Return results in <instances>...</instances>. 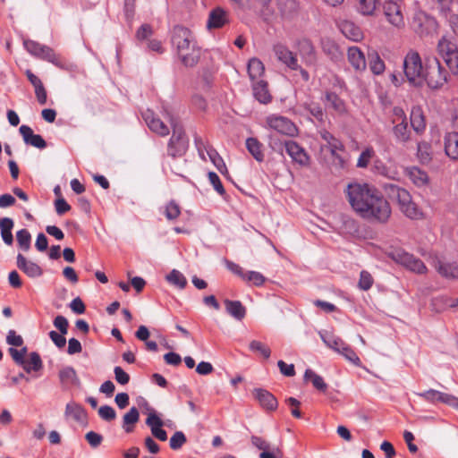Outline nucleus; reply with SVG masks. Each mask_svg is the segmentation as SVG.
I'll list each match as a JSON object with an SVG mask.
<instances>
[{"mask_svg": "<svg viewBox=\"0 0 458 458\" xmlns=\"http://www.w3.org/2000/svg\"><path fill=\"white\" fill-rule=\"evenodd\" d=\"M23 369L30 373L33 371H38L42 369V360L38 353L31 352L29 360H26L22 365Z\"/></svg>", "mask_w": 458, "mask_h": 458, "instance_id": "44", "label": "nucleus"}, {"mask_svg": "<svg viewBox=\"0 0 458 458\" xmlns=\"http://www.w3.org/2000/svg\"><path fill=\"white\" fill-rule=\"evenodd\" d=\"M390 216V205L377 190L371 197L368 206L360 214V216L364 219L378 223H386Z\"/></svg>", "mask_w": 458, "mask_h": 458, "instance_id": "2", "label": "nucleus"}, {"mask_svg": "<svg viewBox=\"0 0 458 458\" xmlns=\"http://www.w3.org/2000/svg\"><path fill=\"white\" fill-rule=\"evenodd\" d=\"M427 82L431 89H437L447 82V72L437 59L428 61L423 73V83Z\"/></svg>", "mask_w": 458, "mask_h": 458, "instance_id": "5", "label": "nucleus"}, {"mask_svg": "<svg viewBox=\"0 0 458 458\" xmlns=\"http://www.w3.org/2000/svg\"><path fill=\"white\" fill-rule=\"evenodd\" d=\"M304 380L310 381L313 386L318 391L325 392L327 388V384L325 383L322 377L315 373L312 369H308L304 373Z\"/></svg>", "mask_w": 458, "mask_h": 458, "instance_id": "40", "label": "nucleus"}, {"mask_svg": "<svg viewBox=\"0 0 458 458\" xmlns=\"http://www.w3.org/2000/svg\"><path fill=\"white\" fill-rule=\"evenodd\" d=\"M342 33L352 41H359L363 38L361 30L351 21H344L340 25Z\"/></svg>", "mask_w": 458, "mask_h": 458, "instance_id": "32", "label": "nucleus"}, {"mask_svg": "<svg viewBox=\"0 0 458 458\" xmlns=\"http://www.w3.org/2000/svg\"><path fill=\"white\" fill-rule=\"evenodd\" d=\"M266 127L288 137H295L299 133V130L294 123L289 118L278 114L267 116Z\"/></svg>", "mask_w": 458, "mask_h": 458, "instance_id": "8", "label": "nucleus"}, {"mask_svg": "<svg viewBox=\"0 0 458 458\" xmlns=\"http://www.w3.org/2000/svg\"><path fill=\"white\" fill-rule=\"evenodd\" d=\"M383 15L386 22L393 29L402 30L405 28V18L402 2L385 1Z\"/></svg>", "mask_w": 458, "mask_h": 458, "instance_id": "6", "label": "nucleus"}, {"mask_svg": "<svg viewBox=\"0 0 458 458\" xmlns=\"http://www.w3.org/2000/svg\"><path fill=\"white\" fill-rule=\"evenodd\" d=\"M379 5V0H360L359 12L363 15H372Z\"/></svg>", "mask_w": 458, "mask_h": 458, "instance_id": "45", "label": "nucleus"}, {"mask_svg": "<svg viewBox=\"0 0 458 458\" xmlns=\"http://www.w3.org/2000/svg\"><path fill=\"white\" fill-rule=\"evenodd\" d=\"M373 155L374 151L371 148L363 150L358 158L357 166L360 168L367 167Z\"/></svg>", "mask_w": 458, "mask_h": 458, "instance_id": "58", "label": "nucleus"}, {"mask_svg": "<svg viewBox=\"0 0 458 458\" xmlns=\"http://www.w3.org/2000/svg\"><path fill=\"white\" fill-rule=\"evenodd\" d=\"M445 151L452 159H458V133L448 132L445 136Z\"/></svg>", "mask_w": 458, "mask_h": 458, "instance_id": "29", "label": "nucleus"}, {"mask_svg": "<svg viewBox=\"0 0 458 458\" xmlns=\"http://www.w3.org/2000/svg\"><path fill=\"white\" fill-rule=\"evenodd\" d=\"M324 105L326 110L335 115L342 116L347 114L345 102L334 92L326 93Z\"/></svg>", "mask_w": 458, "mask_h": 458, "instance_id": "14", "label": "nucleus"}, {"mask_svg": "<svg viewBox=\"0 0 458 458\" xmlns=\"http://www.w3.org/2000/svg\"><path fill=\"white\" fill-rule=\"evenodd\" d=\"M369 69L375 75H380L384 72L386 66L384 61L380 58L377 52H373L369 55Z\"/></svg>", "mask_w": 458, "mask_h": 458, "instance_id": "43", "label": "nucleus"}, {"mask_svg": "<svg viewBox=\"0 0 458 458\" xmlns=\"http://www.w3.org/2000/svg\"><path fill=\"white\" fill-rule=\"evenodd\" d=\"M23 46L25 47V49L33 56L37 57L38 56L39 53H40V50L43 47L42 44L37 42V41H34V40H31V39H25L23 41Z\"/></svg>", "mask_w": 458, "mask_h": 458, "instance_id": "55", "label": "nucleus"}, {"mask_svg": "<svg viewBox=\"0 0 458 458\" xmlns=\"http://www.w3.org/2000/svg\"><path fill=\"white\" fill-rule=\"evenodd\" d=\"M338 353L343 355L348 361L355 366H360V358L349 344H345Z\"/></svg>", "mask_w": 458, "mask_h": 458, "instance_id": "50", "label": "nucleus"}, {"mask_svg": "<svg viewBox=\"0 0 458 458\" xmlns=\"http://www.w3.org/2000/svg\"><path fill=\"white\" fill-rule=\"evenodd\" d=\"M14 223L12 218L4 217L0 219V232L1 237L4 242L7 245H12L13 242V237L12 233V230L13 228Z\"/></svg>", "mask_w": 458, "mask_h": 458, "instance_id": "34", "label": "nucleus"}, {"mask_svg": "<svg viewBox=\"0 0 458 458\" xmlns=\"http://www.w3.org/2000/svg\"><path fill=\"white\" fill-rule=\"evenodd\" d=\"M434 267L441 276L446 278L458 277V265L456 263H449L437 259L435 261Z\"/></svg>", "mask_w": 458, "mask_h": 458, "instance_id": "28", "label": "nucleus"}, {"mask_svg": "<svg viewBox=\"0 0 458 458\" xmlns=\"http://www.w3.org/2000/svg\"><path fill=\"white\" fill-rule=\"evenodd\" d=\"M393 134L396 141L400 143H406L411 140V131L408 129V123L403 122L395 123L393 128Z\"/></svg>", "mask_w": 458, "mask_h": 458, "instance_id": "36", "label": "nucleus"}, {"mask_svg": "<svg viewBox=\"0 0 458 458\" xmlns=\"http://www.w3.org/2000/svg\"><path fill=\"white\" fill-rule=\"evenodd\" d=\"M226 312L237 320H242L246 315V309L239 301H225Z\"/></svg>", "mask_w": 458, "mask_h": 458, "instance_id": "33", "label": "nucleus"}, {"mask_svg": "<svg viewBox=\"0 0 458 458\" xmlns=\"http://www.w3.org/2000/svg\"><path fill=\"white\" fill-rule=\"evenodd\" d=\"M38 58L51 63L60 69L68 70L70 67V64L64 58L55 53L53 48L46 45H43Z\"/></svg>", "mask_w": 458, "mask_h": 458, "instance_id": "17", "label": "nucleus"}, {"mask_svg": "<svg viewBox=\"0 0 458 458\" xmlns=\"http://www.w3.org/2000/svg\"><path fill=\"white\" fill-rule=\"evenodd\" d=\"M206 152L208 159L213 163V165L218 169L220 173L225 174L227 172V168L224 160L214 148L206 149Z\"/></svg>", "mask_w": 458, "mask_h": 458, "instance_id": "46", "label": "nucleus"}, {"mask_svg": "<svg viewBox=\"0 0 458 458\" xmlns=\"http://www.w3.org/2000/svg\"><path fill=\"white\" fill-rule=\"evenodd\" d=\"M208 180L209 182L212 184L214 190L221 196H224L225 194V190L218 177V175L214 172L208 173Z\"/></svg>", "mask_w": 458, "mask_h": 458, "instance_id": "56", "label": "nucleus"}, {"mask_svg": "<svg viewBox=\"0 0 458 458\" xmlns=\"http://www.w3.org/2000/svg\"><path fill=\"white\" fill-rule=\"evenodd\" d=\"M186 443V437L182 431H176L170 438V447L174 450L180 449Z\"/></svg>", "mask_w": 458, "mask_h": 458, "instance_id": "52", "label": "nucleus"}, {"mask_svg": "<svg viewBox=\"0 0 458 458\" xmlns=\"http://www.w3.org/2000/svg\"><path fill=\"white\" fill-rule=\"evenodd\" d=\"M166 280L171 284H174L181 289L184 288L187 280L185 276L178 270L173 269L167 276Z\"/></svg>", "mask_w": 458, "mask_h": 458, "instance_id": "47", "label": "nucleus"}, {"mask_svg": "<svg viewBox=\"0 0 458 458\" xmlns=\"http://www.w3.org/2000/svg\"><path fill=\"white\" fill-rule=\"evenodd\" d=\"M376 191V188L367 183L354 182L348 184L345 193L351 207L360 216Z\"/></svg>", "mask_w": 458, "mask_h": 458, "instance_id": "3", "label": "nucleus"}, {"mask_svg": "<svg viewBox=\"0 0 458 458\" xmlns=\"http://www.w3.org/2000/svg\"><path fill=\"white\" fill-rule=\"evenodd\" d=\"M389 256L395 262L400 263L412 272L422 274L427 270L421 260L403 250H394L389 253Z\"/></svg>", "mask_w": 458, "mask_h": 458, "instance_id": "9", "label": "nucleus"}, {"mask_svg": "<svg viewBox=\"0 0 458 458\" xmlns=\"http://www.w3.org/2000/svg\"><path fill=\"white\" fill-rule=\"evenodd\" d=\"M248 73L252 82H255L259 80H263L262 77L265 73V67L263 63L255 57L250 59L248 63Z\"/></svg>", "mask_w": 458, "mask_h": 458, "instance_id": "30", "label": "nucleus"}, {"mask_svg": "<svg viewBox=\"0 0 458 458\" xmlns=\"http://www.w3.org/2000/svg\"><path fill=\"white\" fill-rule=\"evenodd\" d=\"M177 55L185 66L192 67L196 65L199 60L200 49L197 47V44L191 45L190 47L178 51Z\"/></svg>", "mask_w": 458, "mask_h": 458, "instance_id": "21", "label": "nucleus"}, {"mask_svg": "<svg viewBox=\"0 0 458 458\" xmlns=\"http://www.w3.org/2000/svg\"><path fill=\"white\" fill-rule=\"evenodd\" d=\"M60 382L64 386L80 384V380L77 377L76 371L72 367H64L60 369L58 374Z\"/></svg>", "mask_w": 458, "mask_h": 458, "instance_id": "35", "label": "nucleus"}, {"mask_svg": "<svg viewBox=\"0 0 458 458\" xmlns=\"http://www.w3.org/2000/svg\"><path fill=\"white\" fill-rule=\"evenodd\" d=\"M286 153L291 158L301 165H308L310 163V156L305 149L293 140H286L284 142Z\"/></svg>", "mask_w": 458, "mask_h": 458, "instance_id": "15", "label": "nucleus"}, {"mask_svg": "<svg viewBox=\"0 0 458 458\" xmlns=\"http://www.w3.org/2000/svg\"><path fill=\"white\" fill-rule=\"evenodd\" d=\"M187 139L182 129L173 124V135L167 146L168 155L174 157L182 155L187 148Z\"/></svg>", "mask_w": 458, "mask_h": 458, "instance_id": "10", "label": "nucleus"}, {"mask_svg": "<svg viewBox=\"0 0 458 458\" xmlns=\"http://www.w3.org/2000/svg\"><path fill=\"white\" fill-rule=\"evenodd\" d=\"M376 172L391 180L398 181L400 179V172L398 169V166L394 164H383L381 162H378L375 165Z\"/></svg>", "mask_w": 458, "mask_h": 458, "instance_id": "27", "label": "nucleus"}, {"mask_svg": "<svg viewBox=\"0 0 458 458\" xmlns=\"http://www.w3.org/2000/svg\"><path fill=\"white\" fill-rule=\"evenodd\" d=\"M252 91L254 98L261 104H267L272 99L267 89V83L264 80L252 82Z\"/></svg>", "mask_w": 458, "mask_h": 458, "instance_id": "24", "label": "nucleus"}, {"mask_svg": "<svg viewBox=\"0 0 458 458\" xmlns=\"http://www.w3.org/2000/svg\"><path fill=\"white\" fill-rule=\"evenodd\" d=\"M180 213V208L174 201H171L165 206V215L167 219L174 220L179 216Z\"/></svg>", "mask_w": 458, "mask_h": 458, "instance_id": "57", "label": "nucleus"}, {"mask_svg": "<svg viewBox=\"0 0 458 458\" xmlns=\"http://www.w3.org/2000/svg\"><path fill=\"white\" fill-rule=\"evenodd\" d=\"M140 419V413L136 407H131L128 412L123 415V428L130 433L133 430V425L138 422Z\"/></svg>", "mask_w": 458, "mask_h": 458, "instance_id": "38", "label": "nucleus"}, {"mask_svg": "<svg viewBox=\"0 0 458 458\" xmlns=\"http://www.w3.org/2000/svg\"><path fill=\"white\" fill-rule=\"evenodd\" d=\"M417 394L429 403H435L437 402H440L458 410V398L454 395L434 389H429Z\"/></svg>", "mask_w": 458, "mask_h": 458, "instance_id": "12", "label": "nucleus"}, {"mask_svg": "<svg viewBox=\"0 0 458 458\" xmlns=\"http://www.w3.org/2000/svg\"><path fill=\"white\" fill-rule=\"evenodd\" d=\"M321 339L325 343V344L334 350L336 352H339L344 345L346 344L338 336H335L329 333L320 334Z\"/></svg>", "mask_w": 458, "mask_h": 458, "instance_id": "39", "label": "nucleus"}, {"mask_svg": "<svg viewBox=\"0 0 458 458\" xmlns=\"http://www.w3.org/2000/svg\"><path fill=\"white\" fill-rule=\"evenodd\" d=\"M98 415L101 419L110 421L115 419L116 413L113 407L109 405H103L98 409Z\"/></svg>", "mask_w": 458, "mask_h": 458, "instance_id": "61", "label": "nucleus"}, {"mask_svg": "<svg viewBox=\"0 0 458 458\" xmlns=\"http://www.w3.org/2000/svg\"><path fill=\"white\" fill-rule=\"evenodd\" d=\"M171 41L177 52L196 44L192 33L187 28L179 25L174 27Z\"/></svg>", "mask_w": 458, "mask_h": 458, "instance_id": "11", "label": "nucleus"}, {"mask_svg": "<svg viewBox=\"0 0 458 458\" xmlns=\"http://www.w3.org/2000/svg\"><path fill=\"white\" fill-rule=\"evenodd\" d=\"M250 442L254 447L262 452H268L270 449V444L261 437L253 435L250 437Z\"/></svg>", "mask_w": 458, "mask_h": 458, "instance_id": "59", "label": "nucleus"}, {"mask_svg": "<svg viewBox=\"0 0 458 458\" xmlns=\"http://www.w3.org/2000/svg\"><path fill=\"white\" fill-rule=\"evenodd\" d=\"M242 279L248 282H251L256 286L262 285L265 282V277L260 273L256 271L245 272Z\"/></svg>", "mask_w": 458, "mask_h": 458, "instance_id": "53", "label": "nucleus"}, {"mask_svg": "<svg viewBox=\"0 0 458 458\" xmlns=\"http://www.w3.org/2000/svg\"><path fill=\"white\" fill-rule=\"evenodd\" d=\"M405 174L417 187H424L428 184L429 178L428 174L419 167L412 166L405 169Z\"/></svg>", "mask_w": 458, "mask_h": 458, "instance_id": "25", "label": "nucleus"}, {"mask_svg": "<svg viewBox=\"0 0 458 458\" xmlns=\"http://www.w3.org/2000/svg\"><path fill=\"white\" fill-rule=\"evenodd\" d=\"M418 157L421 163H428L431 159L430 147L428 143L418 144Z\"/></svg>", "mask_w": 458, "mask_h": 458, "instance_id": "54", "label": "nucleus"}, {"mask_svg": "<svg viewBox=\"0 0 458 458\" xmlns=\"http://www.w3.org/2000/svg\"><path fill=\"white\" fill-rule=\"evenodd\" d=\"M374 283L372 276L368 271H361L358 286L360 290L368 291L371 288Z\"/></svg>", "mask_w": 458, "mask_h": 458, "instance_id": "51", "label": "nucleus"}, {"mask_svg": "<svg viewBox=\"0 0 458 458\" xmlns=\"http://www.w3.org/2000/svg\"><path fill=\"white\" fill-rule=\"evenodd\" d=\"M19 131L27 145H30L40 149L46 148L47 143L45 140L39 134H34L30 126L21 125Z\"/></svg>", "mask_w": 458, "mask_h": 458, "instance_id": "22", "label": "nucleus"}, {"mask_svg": "<svg viewBox=\"0 0 458 458\" xmlns=\"http://www.w3.org/2000/svg\"><path fill=\"white\" fill-rule=\"evenodd\" d=\"M85 438L89 444V445L93 448H97L99 446L103 441V437L95 432V431H89L85 435Z\"/></svg>", "mask_w": 458, "mask_h": 458, "instance_id": "63", "label": "nucleus"}, {"mask_svg": "<svg viewBox=\"0 0 458 458\" xmlns=\"http://www.w3.org/2000/svg\"><path fill=\"white\" fill-rule=\"evenodd\" d=\"M246 148L257 161H262L264 154L261 143L255 138H249L246 140Z\"/></svg>", "mask_w": 458, "mask_h": 458, "instance_id": "42", "label": "nucleus"}, {"mask_svg": "<svg viewBox=\"0 0 458 458\" xmlns=\"http://www.w3.org/2000/svg\"><path fill=\"white\" fill-rule=\"evenodd\" d=\"M17 267L30 277H38L43 274L42 268L35 262L27 259L22 254L17 255Z\"/></svg>", "mask_w": 458, "mask_h": 458, "instance_id": "18", "label": "nucleus"}, {"mask_svg": "<svg viewBox=\"0 0 458 458\" xmlns=\"http://www.w3.org/2000/svg\"><path fill=\"white\" fill-rule=\"evenodd\" d=\"M413 25L415 31L420 36L428 35L437 28L436 20L424 13H418L415 14L413 18Z\"/></svg>", "mask_w": 458, "mask_h": 458, "instance_id": "13", "label": "nucleus"}, {"mask_svg": "<svg viewBox=\"0 0 458 458\" xmlns=\"http://www.w3.org/2000/svg\"><path fill=\"white\" fill-rule=\"evenodd\" d=\"M6 343L9 345L20 347L23 344V339L20 335H17L14 330L11 329L8 331Z\"/></svg>", "mask_w": 458, "mask_h": 458, "instance_id": "64", "label": "nucleus"}, {"mask_svg": "<svg viewBox=\"0 0 458 458\" xmlns=\"http://www.w3.org/2000/svg\"><path fill=\"white\" fill-rule=\"evenodd\" d=\"M403 72L407 81L413 86L423 85V68L420 54L415 50H410L403 60Z\"/></svg>", "mask_w": 458, "mask_h": 458, "instance_id": "4", "label": "nucleus"}, {"mask_svg": "<svg viewBox=\"0 0 458 458\" xmlns=\"http://www.w3.org/2000/svg\"><path fill=\"white\" fill-rule=\"evenodd\" d=\"M273 50L278 61L292 70L300 69L296 55L293 54L285 46L277 44L274 47Z\"/></svg>", "mask_w": 458, "mask_h": 458, "instance_id": "16", "label": "nucleus"}, {"mask_svg": "<svg viewBox=\"0 0 458 458\" xmlns=\"http://www.w3.org/2000/svg\"><path fill=\"white\" fill-rule=\"evenodd\" d=\"M255 399L260 406L267 411H275L278 406L276 398L268 391L261 388L253 391Z\"/></svg>", "mask_w": 458, "mask_h": 458, "instance_id": "20", "label": "nucleus"}, {"mask_svg": "<svg viewBox=\"0 0 458 458\" xmlns=\"http://www.w3.org/2000/svg\"><path fill=\"white\" fill-rule=\"evenodd\" d=\"M9 353L12 356L13 360L18 364L22 366L25 362L24 356L27 353V348L23 347L21 350H17L14 348L9 349Z\"/></svg>", "mask_w": 458, "mask_h": 458, "instance_id": "60", "label": "nucleus"}, {"mask_svg": "<svg viewBox=\"0 0 458 458\" xmlns=\"http://www.w3.org/2000/svg\"><path fill=\"white\" fill-rule=\"evenodd\" d=\"M437 51L450 72L458 75V47L455 43L443 37L437 44Z\"/></svg>", "mask_w": 458, "mask_h": 458, "instance_id": "7", "label": "nucleus"}, {"mask_svg": "<svg viewBox=\"0 0 458 458\" xmlns=\"http://www.w3.org/2000/svg\"><path fill=\"white\" fill-rule=\"evenodd\" d=\"M411 125L417 132H422L426 128L425 117L420 106H413L411 111Z\"/></svg>", "mask_w": 458, "mask_h": 458, "instance_id": "31", "label": "nucleus"}, {"mask_svg": "<svg viewBox=\"0 0 458 458\" xmlns=\"http://www.w3.org/2000/svg\"><path fill=\"white\" fill-rule=\"evenodd\" d=\"M65 415L72 418L76 421H81L85 417V411L81 405L71 402L66 404Z\"/></svg>", "mask_w": 458, "mask_h": 458, "instance_id": "41", "label": "nucleus"}, {"mask_svg": "<svg viewBox=\"0 0 458 458\" xmlns=\"http://www.w3.org/2000/svg\"><path fill=\"white\" fill-rule=\"evenodd\" d=\"M146 424L153 430V428H162L164 421L158 417L155 411H151L146 420Z\"/></svg>", "mask_w": 458, "mask_h": 458, "instance_id": "62", "label": "nucleus"}, {"mask_svg": "<svg viewBox=\"0 0 458 458\" xmlns=\"http://www.w3.org/2000/svg\"><path fill=\"white\" fill-rule=\"evenodd\" d=\"M384 191L387 197L395 200L400 210L411 219L420 218L422 213L417 205L412 201L410 192L398 185L387 183L384 185Z\"/></svg>", "mask_w": 458, "mask_h": 458, "instance_id": "1", "label": "nucleus"}, {"mask_svg": "<svg viewBox=\"0 0 458 458\" xmlns=\"http://www.w3.org/2000/svg\"><path fill=\"white\" fill-rule=\"evenodd\" d=\"M321 139L326 142L323 148L335 150H344V144L327 130L319 131Z\"/></svg>", "mask_w": 458, "mask_h": 458, "instance_id": "37", "label": "nucleus"}, {"mask_svg": "<svg viewBox=\"0 0 458 458\" xmlns=\"http://www.w3.org/2000/svg\"><path fill=\"white\" fill-rule=\"evenodd\" d=\"M347 59L352 67L357 72H363L367 62L363 52L358 47H350L347 50Z\"/></svg>", "mask_w": 458, "mask_h": 458, "instance_id": "19", "label": "nucleus"}, {"mask_svg": "<svg viewBox=\"0 0 458 458\" xmlns=\"http://www.w3.org/2000/svg\"><path fill=\"white\" fill-rule=\"evenodd\" d=\"M229 21L228 13L220 7L213 9L208 16V29H219Z\"/></svg>", "mask_w": 458, "mask_h": 458, "instance_id": "23", "label": "nucleus"}, {"mask_svg": "<svg viewBox=\"0 0 458 458\" xmlns=\"http://www.w3.org/2000/svg\"><path fill=\"white\" fill-rule=\"evenodd\" d=\"M17 242L21 250L28 251L30 248L31 235L27 229L19 230L16 233Z\"/></svg>", "mask_w": 458, "mask_h": 458, "instance_id": "48", "label": "nucleus"}, {"mask_svg": "<svg viewBox=\"0 0 458 458\" xmlns=\"http://www.w3.org/2000/svg\"><path fill=\"white\" fill-rule=\"evenodd\" d=\"M249 349L253 352L259 353L265 359H268L271 355L270 348L265 344L257 340H253L250 343Z\"/></svg>", "mask_w": 458, "mask_h": 458, "instance_id": "49", "label": "nucleus"}, {"mask_svg": "<svg viewBox=\"0 0 458 458\" xmlns=\"http://www.w3.org/2000/svg\"><path fill=\"white\" fill-rule=\"evenodd\" d=\"M144 119L148 126V128L157 132L161 136H166L169 133L168 127L159 119L157 118L150 112H147L144 114Z\"/></svg>", "mask_w": 458, "mask_h": 458, "instance_id": "26", "label": "nucleus"}]
</instances>
